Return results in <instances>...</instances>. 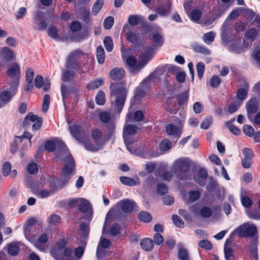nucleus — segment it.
I'll list each match as a JSON object with an SVG mask.
<instances>
[{"label":"nucleus","instance_id":"8fccbe9b","mask_svg":"<svg viewBox=\"0 0 260 260\" xmlns=\"http://www.w3.org/2000/svg\"><path fill=\"white\" fill-rule=\"evenodd\" d=\"M142 18L140 15H131L128 17V22L132 26H137L139 24Z\"/></svg>","mask_w":260,"mask_h":260},{"label":"nucleus","instance_id":"a878e982","mask_svg":"<svg viewBox=\"0 0 260 260\" xmlns=\"http://www.w3.org/2000/svg\"><path fill=\"white\" fill-rule=\"evenodd\" d=\"M105 83L104 79L103 78L97 79L90 81L87 85V88L89 90H93L103 85Z\"/></svg>","mask_w":260,"mask_h":260},{"label":"nucleus","instance_id":"c9c22d12","mask_svg":"<svg viewBox=\"0 0 260 260\" xmlns=\"http://www.w3.org/2000/svg\"><path fill=\"white\" fill-rule=\"evenodd\" d=\"M48 241V235L43 233L41 234L36 242V246L40 250L44 249L42 244L46 243Z\"/></svg>","mask_w":260,"mask_h":260},{"label":"nucleus","instance_id":"7ed1b4c3","mask_svg":"<svg viewBox=\"0 0 260 260\" xmlns=\"http://www.w3.org/2000/svg\"><path fill=\"white\" fill-rule=\"evenodd\" d=\"M190 168V164L184 158H179L173 164V170L177 178L180 180L187 179L188 173Z\"/></svg>","mask_w":260,"mask_h":260},{"label":"nucleus","instance_id":"c03bdc74","mask_svg":"<svg viewBox=\"0 0 260 260\" xmlns=\"http://www.w3.org/2000/svg\"><path fill=\"white\" fill-rule=\"evenodd\" d=\"M104 46L108 52H111L113 49L112 39L110 36H106L104 39Z\"/></svg>","mask_w":260,"mask_h":260},{"label":"nucleus","instance_id":"de8ad7c7","mask_svg":"<svg viewBox=\"0 0 260 260\" xmlns=\"http://www.w3.org/2000/svg\"><path fill=\"white\" fill-rule=\"evenodd\" d=\"M193 50L197 52L204 55H209L210 54V50L206 47L199 44L195 45L193 47Z\"/></svg>","mask_w":260,"mask_h":260},{"label":"nucleus","instance_id":"49530a36","mask_svg":"<svg viewBox=\"0 0 260 260\" xmlns=\"http://www.w3.org/2000/svg\"><path fill=\"white\" fill-rule=\"evenodd\" d=\"M96 103L98 105H103L106 103L105 93L102 90H99L95 96Z\"/></svg>","mask_w":260,"mask_h":260},{"label":"nucleus","instance_id":"393cba45","mask_svg":"<svg viewBox=\"0 0 260 260\" xmlns=\"http://www.w3.org/2000/svg\"><path fill=\"white\" fill-rule=\"evenodd\" d=\"M141 248L146 251H151L154 246V242L149 238L143 239L140 242Z\"/></svg>","mask_w":260,"mask_h":260},{"label":"nucleus","instance_id":"7c9ffc66","mask_svg":"<svg viewBox=\"0 0 260 260\" xmlns=\"http://www.w3.org/2000/svg\"><path fill=\"white\" fill-rule=\"evenodd\" d=\"M171 141L168 139H164L159 144V149L162 152L169 151L172 147Z\"/></svg>","mask_w":260,"mask_h":260},{"label":"nucleus","instance_id":"4c0bfd02","mask_svg":"<svg viewBox=\"0 0 260 260\" xmlns=\"http://www.w3.org/2000/svg\"><path fill=\"white\" fill-rule=\"evenodd\" d=\"M111 242L107 238H102L100 239L99 246L97 247L96 250V255L98 257L99 253V246H100L103 248L106 249L110 247L111 245Z\"/></svg>","mask_w":260,"mask_h":260},{"label":"nucleus","instance_id":"c756f323","mask_svg":"<svg viewBox=\"0 0 260 260\" xmlns=\"http://www.w3.org/2000/svg\"><path fill=\"white\" fill-rule=\"evenodd\" d=\"M126 29L128 30V32L126 34L127 40L132 43L137 41L138 37L137 34L129 30L127 25H124L123 27L122 31H125Z\"/></svg>","mask_w":260,"mask_h":260},{"label":"nucleus","instance_id":"4be33fe9","mask_svg":"<svg viewBox=\"0 0 260 260\" xmlns=\"http://www.w3.org/2000/svg\"><path fill=\"white\" fill-rule=\"evenodd\" d=\"M126 63L128 66L134 68L135 71L141 70L145 66V64L142 63L137 64L136 57L133 55H129L127 57Z\"/></svg>","mask_w":260,"mask_h":260},{"label":"nucleus","instance_id":"72a5a7b5","mask_svg":"<svg viewBox=\"0 0 260 260\" xmlns=\"http://www.w3.org/2000/svg\"><path fill=\"white\" fill-rule=\"evenodd\" d=\"M177 99V103L180 107L182 106L184 104L187 102L189 98V94L188 91H184L181 94L176 95Z\"/></svg>","mask_w":260,"mask_h":260},{"label":"nucleus","instance_id":"423d86ee","mask_svg":"<svg viewBox=\"0 0 260 260\" xmlns=\"http://www.w3.org/2000/svg\"><path fill=\"white\" fill-rule=\"evenodd\" d=\"M16 55L13 50L8 47L0 49V67H4L7 64L15 59Z\"/></svg>","mask_w":260,"mask_h":260},{"label":"nucleus","instance_id":"69168bd1","mask_svg":"<svg viewBox=\"0 0 260 260\" xmlns=\"http://www.w3.org/2000/svg\"><path fill=\"white\" fill-rule=\"evenodd\" d=\"M196 68L198 78L201 79L204 73L205 65L203 62H199L197 63Z\"/></svg>","mask_w":260,"mask_h":260},{"label":"nucleus","instance_id":"052dcab7","mask_svg":"<svg viewBox=\"0 0 260 260\" xmlns=\"http://www.w3.org/2000/svg\"><path fill=\"white\" fill-rule=\"evenodd\" d=\"M123 137L124 143L126 146L127 149L128 151H131L129 145L132 144L134 142L135 140L134 138L131 137V135H127L125 133H123Z\"/></svg>","mask_w":260,"mask_h":260},{"label":"nucleus","instance_id":"f3484780","mask_svg":"<svg viewBox=\"0 0 260 260\" xmlns=\"http://www.w3.org/2000/svg\"><path fill=\"white\" fill-rule=\"evenodd\" d=\"M41 118H42L39 117L37 115L34 114L32 112H29L23 120V127L27 129L30 127L31 123H34Z\"/></svg>","mask_w":260,"mask_h":260},{"label":"nucleus","instance_id":"473e14b6","mask_svg":"<svg viewBox=\"0 0 260 260\" xmlns=\"http://www.w3.org/2000/svg\"><path fill=\"white\" fill-rule=\"evenodd\" d=\"M105 126L108 129V132L105 134V138L106 140H109L114 133L116 126L114 122H109L108 123H106Z\"/></svg>","mask_w":260,"mask_h":260},{"label":"nucleus","instance_id":"9d476101","mask_svg":"<svg viewBox=\"0 0 260 260\" xmlns=\"http://www.w3.org/2000/svg\"><path fill=\"white\" fill-rule=\"evenodd\" d=\"M6 74L9 77H15V79L14 80H12L11 81H18V86H19L21 75V69L20 65L17 62H13L8 68L6 71Z\"/></svg>","mask_w":260,"mask_h":260},{"label":"nucleus","instance_id":"603ef678","mask_svg":"<svg viewBox=\"0 0 260 260\" xmlns=\"http://www.w3.org/2000/svg\"><path fill=\"white\" fill-rule=\"evenodd\" d=\"M215 34L212 31L206 33L203 37L204 42L207 44H210L215 39Z\"/></svg>","mask_w":260,"mask_h":260},{"label":"nucleus","instance_id":"5701e85b","mask_svg":"<svg viewBox=\"0 0 260 260\" xmlns=\"http://www.w3.org/2000/svg\"><path fill=\"white\" fill-rule=\"evenodd\" d=\"M150 36L153 42L154 46L160 47L163 45L165 40L161 34L158 32H153L150 35Z\"/></svg>","mask_w":260,"mask_h":260},{"label":"nucleus","instance_id":"774afa93","mask_svg":"<svg viewBox=\"0 0 260 260\" xmlns=\"http://www.w3.org/2000/svg\"><path fill=\"white\" fill-rule=\"evenodd\" d=\"M45 149L48 152H54L56 150V144L52 140H48L45 144Z\"/></svg>","mask_w":260,"mask_h":260},{"label":"nucleus","instance_id":"6ab92c4d","mask_svg":"<svg viewBox=\"0 0 260 260\" xmlns=\"http://www.w3.org/2000/svg\"><path fill=\"white\" fill-rule=\"evenodd\" d=\"M78 209L80 212L85 214L90 211H92V206L88 200L82 198L79 204Z\"/></svg>","mask_w":260,"mask_h":260},{"label":"nucleus","instance_id":"4468645a","mask_svg":"<svg viewBox=\"0 0 260 260\" xmlns=\"http://www.w3.org/2000/svg\"><path fill=\"white\" fill-rule=\"evenodd\" d=\"M69 129L71 135L78 141L83 144L84 140L86 137L81 136L80 134L81 127L79 124H74L69 126Z\"/></svg>","mask_w":260,"mask_h":260},{"label":"nucleus","instance_id":"680f3d73","mask_svg":"<svg viewBox=\"0 0 260 260\" xmlns=\"http://www.w3.org/2000/svg\"><path fill=\"white\" fill-rule=\"evenodd\" d=\"M199 246L206 250H211L213 248L212 243L207 240H201L199 242Z\"/></svg>","mask_w":260,"mask_h":260},{"label":"nucleus","instance_id":"f03ea898","mask_svg":"<svg viewBox=\"0 0 260 260\" xmlns=\"http://www.w3.org/2000/svg\"><path fill=\"white\" fill-rule=\"evenodd\" d=\"M91 137L93 143L89 137H86L85 139L83 140V145L87 150L92 152L100 150L104 146L106 142L108 141L106 140L102 131L99 128H94L92 131Z\"/></svg>","mask_w":260,"mask_h":260},{"label":"nucleus","instance_id":"20e7f679","mask_svg":"<svg viewBox=\"0 0 260 260\" xmlns=\"http://www.w3.org/2000/svg\"><path fill=\"white\" fill-rule=\"evenodd\" d=\"M33 23V28L35 30L38 31L45 30L48 26L45 14L41 11H36Z\"/></svg>","mask_w":260,"mask_h":260},{"label":"nucleus","instance_id":"a211bd4d","mask_svg":"<svg viewBox=\"0 0 260 260\" xmlns=\"http://www.w3.org/2000/svg\"><path fill=\"white\" fill-rule=\"evenodd\" d=\"M134 119L135 121L140 122L142 121L144 118V115L141 110H137L134 113L129 110L126 115L127 120L131 121Z\"/></svg>","mask_w":260,"mask_h":260},{"label":"nucleus","instance_id":"bb28decb","mask_svg":"<svg viewBox=\"0 0 260 260\" xmlns=\"http://www.w3.org/2000/svg\"><path fill=\"white\" fill-rule=\"evenodd\" d=\"M166 8L163 6H159L156 8V12L161 16H165L168 15L171 12V3L168 1L166 3Z\"/></svg>","mask_w":260,"mask_h":260},{"label":"nucleus","instance_id":"58836bf2","mask_svg":"<svg viewBox=\"0 0 260 260\" xmlns=\"http://www.w3.org/2000/svg\"><path fill=\"white\" fill-rule=\"evenodd\" d=\"M76 74L70 70H65L62 74L61 80L63 82H69L71 78H73Z\"/></svg>","mask_w":260,"mask_h":260},{"label":"nucleus","instance_id":"b1692460","mask_svg":"<svg viewBox=\"0 0 260 260\" xmlns=\"http://www.w3.org/2000/svg\"><path fill=\"white\" fill-rule=\"evenodd\" d=\"M249 85L248 83H246L244 88H240L237 90L236 92L237 99L241 101L245 100L247 97Z\"/></svg>","mask_w":260,"mask_h":260},{"label":"nucleus","instance_id":"f257e3e1","mask_svg":"<svg viewBox=\"0 0 260 260\" xmlns=\"http://www.w3.org/2000/svg\"><path fill=\"white\" fill-rule=\"evenodd\" d=\"M110 101L114 111L120 113L127 95L126 88L121 84L111 86L110 91Z\"/></svg>","mask_w":260,"mask_h":260},{"label":"nucleus","instance_id":"1a4fd4ad","mask_svg":"<svg viewBox=\"0 0 260 260\" xmlns=\"http://www.w3.org/2000/svg\"><path fill=\"white\" fill-rule=\"evenodd\" d=\"M76 169L75 160L71 154L66 156L64 165L62 168V174L71 175Z\"/></svg>","mask_w":260,"mask_h":260},{"label":"nucleus","instance_id":"864d4df0","mask_svg":"<svg viewBox=\"0 0 260 260\" xmlns=\"http://www.w3.org/2000/svg\"><path fill=\"white\" fill-rule=\"evenodd\" d=\"M172 219L176 226L179 228H182L184 227V223L180 216L177 214H173L172 216Z\"/></svg>","mask_w":260,"mask_h":260},{"label":"nucleus","instance_id":"5fc2aeb1","mask_svg":"<svg viewBox=\"0 0 260 260\" xmlns=\"http://www.w3.org/2000/svg\"><path fill=\"white\" fill-rule=\"evenodd\" d=\"M235 251L232 248H224V254L225 260H233L235 258Z\"/></svg>","mask_w":260,"mask_h":260},{"label":"nucleus","instance_id":"0e129e2a","mask_svg":"<svg viewBox=\"0 0 260 260\" xmlns=\"http://www.w3.org/2000/svg\"><path fill=\"white\" fill-rule=\"evenodd\" d=\"M168 191V188L165 183H160L157 185L156 193L159 195H164Z\"/></svg>","mask_w":260,"mask_h":260},{"label":"nucleus","instance_id":"09e8293b","mask_svg":"<svg viewBox=\"0 0 260 260\" xmlns=\"http://www.w3.org/2000/svg\"><path fill=\"white\" fill-rule=\"evenodd\" d=\"M84 52L80 49H77L72 51L67 57V60H76L80 56L83 55Z\"/></svg>","mask_w":260,"mask_h":260},{"label":"nucleus","instance_id":"aec40b11","mask_svg":"<svg viewBox=\"0 0 260 260\" xmlns=\"http://www.w3.org/2000/svg\"><path fill=\"white\" fill-rule=\"evenodd\" d=\"M80 67H81V62L80 61L67 59L66 68L68 70L74 72L75 74L78 70H80Z\"/></svg>","mask_w":260,"mask_h":260},{"label":"nucleus","instance_id":"2eb2a0df","mask_svg":"<svg viewBox=\"0 0 260 260\" xmlns=\"http://www.w3.org/2000/svg\"><path fill=\"white\" fill-rule=\"evenodd\" d=\"M146 91L143 88L138 87L136 88L134 95L131 100V106L139 104L145 95Z\"/></svg>","mask_w":260,"mask_h":260},{"label":"nucleus","instance_id":"37998d69","mask_svg":"<svg viewBox=\"0 0 260 260\" xmlns=\"http://www.w3.org/2000/svg\"><path fill=\"white\" fill-rule=\"evenodd\" d=\"M138 130V127L136 125L127 124L123 128V133H125L128 135L135 134Z\"/></svg>","mask_w":260,"mask_h":260},{"label":"nucleus","instance_id":"412c9836","mask_svg":"<svg viewBox=\"0 0 260 260\" xmlns=\"http://www.w3.org/2000/svg\"><path fill=\"white\" fill-rule=\"evenodd\" d=\"M198 179H195L196 182L201 186H203L205 185V180L208 177L207 171L203 168H200L198 171Z\"/></svg>","mask_w":260,"mask_h":260},{"label":"nucleus","instance_id":"e2e57ef3","mask_svg":"<svg viewBox=\"0 0 260 260\" xmlns=\"http://www.w3.org/2000/svg\"><path fill=\"white\" fill-rule=\"evenodd\" d=\"M243 131L244 134L249 137H253L255 133L253 127L251 125L248 124H245L243 126Z\"/></svg>","mask_w":260,"mask_h":260},{"label":"nucleus","instance_id":"c85d7f7f","mask_svg":"<svg viewBox=\"0 0 260 260\" xmlns=\"http://www.w3.org/2000/svg\"><path fill=\"white\" fill-rule=\"evenodd\" d=\"M138 218L143 222L149 223L152 220V216L148 212L142 211L138 213Z\"/></svg>","mask_w":260,"mask_h":260},{"label":"nucleus","instance_id":"2f4dec72","mask_svg":"<svg viewBox=\"0 0 260 260\" xmlns=\"http://www.w3.org/2000/svg\"><path fill=\"white\" fill-rule=\"evenodd\" d=\"M188 15L189 19L193 22L199 23L202 16V12L198 9H193Z\"/></svg>","mask_w":260,"mask_h":260},{"label":"nucleus","instance_id":"6e6552de","mask_svg":"<svg viewBox=\"0 0 260 260\" xmlns=\"http://www.w3.org/2000/svg\"><path fill=\"white\" fill-rule=\"evenodd\" d=\"M73 249L71 247L66 248L65 249L57 250V249H52L50 254L52 257L55 260H65L64 257H70L72 256Z\"/></svg>","mask_w":260,"mask_h":260},{"label":"nucleus","instance_id":"39448f33","mask_svg":"<svg viewBox=\"0 0 260 260\" xmlns=\"http://www.w3.org/2000/svg\"><path fill=\"white\" fill-rule=\"evenodd\" d=\"M18 87V81H11L9 89L3 90L0 93V100L4 104L10 102L16 94Z\"/></svg>","mask_w":260,"mask_h":260},{"label":"nucleus","instance_id":"a19ab883","mask_svg":"<svg viewBox=\"0 0 260 260\" xmlns=\"http://www.w3.org/2000/svg\"><path fill=\"white\" fill-rule=\"evenodd\" d=\"M104 5V0H96L92 8V13L94 15H96L102 9Z\"/></svg>","mask_w":260,"mask_h":260},{"label":"nucleus","instance_id":"79ce46f5","mask_svg":"<svg viewBox=\"0 0 260 260\" xmlns=\"http://www.w3.org/2000/svg\"><path fill=\"white\" fill-rule=\"evenodd\" d=\"M213 211L211 208L207 206L203 207L200 210V215L204 218H209L212 215Z\"/></svg>","mask_w":260,"mask_h":260},{"label":"nucleus","instance_id":"9b49d317","mask_svg":"<svg viewBox=\"0 0 260 260\" xmlns=\"http://www.w3.org/2000/svg\"><path fill=\"white\" fill-rule=\"evenodd\" d=\"M246 110L248 119L251 120L252 115L256 113L258 109V103L256 97L251 98L246 104Z\"/></svg>","mask_w":260,"mask_h":260},{"label":"nucleus","instance_id":"0eeeda50","mask_svg":"<svg viewBox=\"0 0 260 260\" xmlns=\"http://www.w3.org/2000/svg\"><path fill=\"white\" fill-rule=\"evenodd\" d=\"M238 235L241 238L247 237H253L257 232L256 226L253 225L244 224L240 225L237 229Z\"/></svg>","mask_w":260,"mask_h":260},{"label":"nucleus","instance_id":"ddd939ff","mask_svg":"<svg viewBox=\"0 0 260 260\" xmlns=\"http://www.w3.org/2000/svg\"><path fill=\"white\" fill-rule=\"evenodd\" d=\"M165 131L168 136H173L176 139V142L180 139L182 134V131L172 123L167 124L165 126Z\"/></svg>","mask_w":260,"mask_h":260},{"label":"nucleus","instance_id":"cd10ccee","mask_svg":"<svg viewBox=\"0 0 260 260\" xmlns=\"http://www.w3.org/2000/svg\"><path fill=\"white\" fill-rule=\"evenodd\" d=\"M259 31V30L255 28H249L246 30L245 36L246 39L249 40L250 41L253 42L257 37Z\"/></svg>","mask_w":260,"mask_h":260},{"label":"nucleus","instance_id":"a18cd8bd","mask_svg":"<svg viewBox=\"0 0 260 260\" xmlns=\"http://www.w3.org/2000/svg\"><path fill=\"white\" fill-rule=\"evenodd\" d=\"M47 34L49 37L55 40H61L58 34L57 29L54 26H50L47 30Z\"/></svg>","mask_w":260,"mask_h":260},{"label":"nucleus","instance_id":"4d7b16f0","mask_svg":"<svg viewBox=\"0 0 260 260\" xmlns=\"http://www.w3.org/2000/svg\"><path fill=\"white\" fill-rule=\"evenodd\" d=\"M68 242V240L65 239H59L56 242V246L53 249H57V251L65 249L68 247H67Z\"/></svg>","mask_w":260,"mask_h":260},{"label":"nucleus","instance_id":"ea45409f","mask_svg":"<svg viewBox=\"0 0 260 260\" xmlns=\"http://www.w3.org/2000/svg\"><path fill=\"white\" fill-rule=\"evenodd\" d=\"M119 180L122 184L125 185L134 186L137 184L136 180L130 177L121 176L120 177Z\"/></svg>","mask_w":260,"mask_h":260},{"label":"nucleus","instance_id":"f704fd0d","mask_svg":"<svg viewBox=\"0 0 260 260\" xmlns=\"http://www.w3.org/2000/svg\"><path fill=\"white\" fill-rule=\"evenodd\" d=\"M96 59L99 64H103L105 59V53L104 48L100 45L96 48Z\"/></svg>","mask_w":260,"mask_h":260},{"label":"nucleus","instance_id":"f8f14e48","mask_svg":"<svg viewBox=\"0 0 260 260\" xmlns=\"http://www.w3.org/2000/svg\"><path fill=\"white\" fill-rule=\"evenodd\" d=\"M136 206V203L134 201L128 199L121 200L116 204L117 207L125 213L133 212Z\"/></svg>","mask_w":260,"mask_h":260},{"label":"nucleus","instance_id":"3c124183","mask_svg":"<svg viewBox=\"0 0 260 260\" xmlns=\"http://www.w3.org/2000/svg\"><path fill=\"white\" fill-rule=\"evenodd\" d=\"M99 117L101 122L106 124L110 122L111 117L110 114L107 112H102L99 113Z\"/></svg>","mask_w":260,"mask_h":260},{"label":"nucleus","instance_id":"dca6fc26","mask_svg":"<svg viewBox=\"0 0 260 260\" xmlns=\"http://www.w3.org/2000/svg\"><path fill=\"white\" fill-rule=\"evenodd\" d=\"M125 75V71L123 68H115L110 71L109 76L114 81H119L123 79Z\"/></svg>","mask_w":260,"mask_h":260},{"label":"nucleus","instance_id":"338daca9","mask_svg":"<svg viewBox=\"0 0 260 260\" xmlns=\"http://www.w3.org/2000/svg\"><path fill=\"white\" fill-rule=\"evenodd\" d=\"M50 102V97L49 94H46L43 98L42 104V111L43 112H46L49 107Z\"/></svg>","mask_w":260,"mask_h":260},{"label":"nucleus","instance_id":"e433bc0d","mask_svg":"<svg viewBox=\"0 0 260 260\" xmlns=\"http://www.w3.org/2000/svg\"><path fill=\"white\" fill-rule=\"evenodd\" d=\"M19 250V247L14 242L10 243L8 245V253L11 256L17 255Z\"/></svg>","mask_w":260,"mask_h":260},{"label":"nucleus","instance_id":"13d9d810","mask_svg":"<svg viewBox=\"0 0 260 260\" xmlns=\"http://www.w3.org/2000/svg\"><path fill=\"white\" fill-rule=\"evenodd\" d=\"M114 22V18L112 16H108L106 17L104 21V27L105 29H110L113 26Z\"/></svg>","mask_w":260,"mask_h":260},{"label":"nucleus","instance_id":"6e6d98bb","mask_svg":"<svg viewBox=\"0 0 260 260\" xmlns=\"http://www.w3.org/2000/svg\"><path fill=\"white\" fill-rule=\"evenodd\" d=\"M189 201L190 203H193L197 201L200 197V192L198 190H191L188 192Z\"/></svg>","mask_w":260,"mask_h":260},{"label":"nucleus","instance_id":"bf43d9fd","mask_svg":"<svg viewBox=\"0 0 260 260\" xmlns=\"http://www.w3.org/2000/svg\"><path fill=\"white\" fill-rule=\"evenodd\" d=\"M81 15L84 22L87 23L89 21L90 14L89 9L85 8H82L81 9Z\"/></svg>","mask_w":260,"mask_h":260}]
</instances>
